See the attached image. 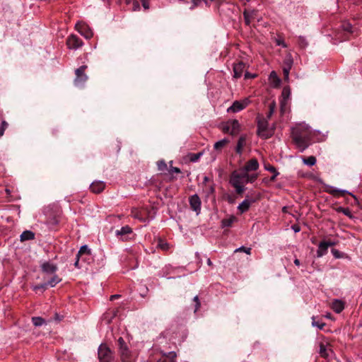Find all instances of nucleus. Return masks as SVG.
Returning <instances> with one entry per match:
<instances>
[{
	"mask_svg": "<svg viewBox=\"0 0 362 362\" xmlns=\"http://www.w3.org/2000/svg\"><path fill=\"white\" fill-rule=\"evenodd\" d=\"M83 254H88V255L90 254V250L88 248V247L86 245L81 247V248L79 249V250L77 253V257H80Z\"/></svg>",
	"mask_w": 362,
	"mask_h": 362,
	"instance_id": "obj_37",
	"label": "nucleus"
},
{
	"mask_svg": "<svg viewBox=\"0 0 362 362\" xmlns=\"http://www.w3.org/2000/svg\"><path fill=\"white\" fill-rule=\"evenodd\" d=\"M245 64L242 62H240L234 65L233 72L235 78H240L242 76L245 69Z\"/></svg>",
	"mask_w": 362,
	"mask_h": 362,
	"instance_id": "obj_19",
	"label": "nucleus"
},
{
	"mask_svg": "<svg viewBox=\"0 0 362 362\" xmlns=\"http://www.w3.org/2000/svg\"><path fill=\"white\" fill-rule=\"evenodd\" d=\"M247 172L241 169L239 172L233 171L230 177L229 182L235 189V192L240 194L245 188Z\"/></svg>",
	"mask_w": 362,
	"mask_h": 362,
	"instance_id": "obj_2",
	"label": "nucleus"
},
{
	"mask_svg": "<svg viewBox=\"0 0 362 362\" xmlns=\"http://www.w3.org/2000/svg\"><path fill=\"white\" fill-rule=\"evenodd\" d=\"M52 275V278L46 283L47 286L54 287L62 280L56 274H53Z\"/></svg>",
	"mask_w": 362,
	"mask_h": 362,
	"instance_id": "obj_29",
	"label": "nucleus"
},
{
	"mask_svg": "<svg viewBox=\"0 0 362 362\" xmlns=\"http://www.w3.org/2000/svg\"><path fill=\"white\" fill-rule=\"evenodd\" d=\"M209 178L207 176H204V177L203 182H202L203 187L205 186V185H207L206 182H209Z\"/></svg>",
	"mask_w": 362,
	"mask_h": 362,
	"instance_id": "obj_57",
	"label": "nucleus"
},
{
	"mask_svg": "<svg viewBox=\"0 0 362 362\" xmlns=\"http://www.w3.org/2000/svg\"><path fill=\"white\" fill-rule=\"evenodd\" d=\"M257 177H258V174H257V173L249 174L248 173H247L246 184L254 182L257 180Z\"/></svg>",
	"mask_w": 362,
	"mask_h": 362,
	"instance_id": "obj_36",
	"label": "nucleus"
},
{
	"mask_svg": "<svg viewBox=\"0 0 362 362\" xmlns=\"http://www.w3.org/2000/svg\"><path fill=\"white\" fill-rule=\"evenodd\" d=\"M308 43L306 39L302 36L298 38V45L300 48L305 49L308 46Z\"/></svg>",
	"mask_w": 362,
	"mask_h": 362,
	"instance_id": "obj_41",
	"label": "nucleus"
},
{
	"mask_svg": "<svg viewBox=\"0 0 362 362\" xmlns=\"http://www.w3.org/2000/svg\"><path fill=\"white\" fill-rule=\"evenodd\" d=\"M235 221L236 218L234 216H230V217L222 220L221 226L222 228L230 227Z\"/></svg>",
	"mask_w": 362,
	"mask_h": 362,
	"instance_id": "obj_28",
	"label": "nucleus"
},
{
	"mask_svg": "<svg viewBox=\"0 0 362 362\" xmlns=\"http://www.w3.org/2000/svg\"><path fill=\"white\" fill-rule=\"evenodd\" d=\"M341 27L344 30L348 32L349 33H352L354 32L352 25L349 23H344Z\"/></svg>",
	"mask_w": 362,
	"mask_h": 362,
	"instance_id": "obj_42",
	"label": "nucleus"
},
{
	"mask_svg": "<svg viewBox=\"0 0 362 362\" xmlns=\"http://www.w3.org/2000/svg\"><path fill=\"white\" fill-rule=\"evenodd\" d=\"M259 165L257 160L253 158L248 160L242 169L245 172L249 173L250 171L257 170L259 168Z\"/></svg>",
	"mask_w": 362,
	"mask_h": 362,
	"instance_id": "obj_16",
	"label": "nucleus"
},
{
	"mask_svg": "<svg viewBox=\"0 0 362 362\" xmlns=\"http://www.w3.org/2000/svg\"><path fill=\"white\" fill-rule=\"evenodd\" d=\"M264 168L267 171H272L273 175L270 177V181H274L276 180V177L279 175V173L276 170V169L273 165L268 164V163H264Z\"/></svg>",
	"mask_w": 362,
	"mask_h": 362,
	"instance_id": "obj_24",
	"label": "nucleus"
},
{
	"mask_svg": "<svg viewBox=\"0 0 362 362\" xmlns=\"http://www.w3.org/2000/svg\"><path fill=\"white\" fill-rule=\"evenodd\" d=\"M87 68L86 66L83 65L78 69H76L75 74L76 78L74 79V85L77 87H82L88 80V76L85 74V69Z\"/></svg>",
	"mask_w": 362,
	"mask_h": 362,
	"instance_id": "obj_6",
	"label": "nucleus"
},
{
	"mask_svg": "<svg viewBox=\"0 0 362 362\" xmlns=\"http://www.w3.org/2000/svg\"><path fill=\"white\" fill-rule=\"evenodd\" d=\"M119 346V351L121 357L122 362H134L132 358L127 346L125 344L122 337H119L117 340Z\"/></svg>",
	"mask_w": 362,
	"mask_h": 362,
	"instance_id": "obj_4",
	"label": "nucleus"
},
{
	"mask_svg": "<svg viewBox=\"0 0 362 362\" xmlns=\"http://www.w3.org/2000/svg\"><path fill=\"white\" fill-rule=\"evenodd\" d=\"M274 134V129L268 126V120L264 117H257V135L267 139L270 138Z\"/></svg>",
	"mask_w": 362,
	"mask_h": 362,
	"instance_id": "obj_3",
	"label": "nucleus"
},
{
	"mask_svg": "<svg viewBox=\"0 0 362 362\" xmlns=\"http://www.w3.org/2000/svg\"><path fill=\"white\" fill-rule=\"evenodd\" d=\"M257 16V11L255 9H245L243 11V16L245 23L247 25H250L252 21L255 19Z\"/></svg>",
	"mask_w": 362,
	"mask_h": 362,
	"instance_id": "obj_15",
	"label": "nucleus"
},
{
	"mask_svg": "<svg viewBox=\"0 0 362 362\" xmlns=\"http://www.w3.org/2000/svg\"><path fill=\"white\" fill-rule=\"evenodd\" d=\"M7 127H8L7 122H6L5 121H3L1 122V125L0 127V137H1L4 135V131Z\"/></svg>",
	"mask_w": 362,
	"mask_h": 362,
	"instance_id": "obj_47",
	"label": "nucleus"
},
{
	"mask_svg": "<svg viewBox=\"0 0 362 362\" xmlns=\"http://www.w3.org/2000/svg\"><path fill=\"white\" fill-rule=\"evenodd\" d=\"M332 253L333 254V255L336 257V258H339L341 256L339 255V250H335V249H332Z\"/></svg>",
	"mask_w": 362,
	"mask_h": 362,
	"instance_id": "obj_53",
	"label": "nucleus"
},
{
	"mask_svg": "<svg viewBox=\"0 0 362 362\" xmlns=\"http://www.w3.org/2000/svg\"><path fill=\"white\" fill-rule=\"evenodd\" d=\"M40 268L43 273L51 275L55 274L58 270L57 265L50 261L42 262L40 264Z\"/></svg>",
	"mask_w": 362,
	"mask_h": 362,
	"instance_id": "obj_11",
	"label": "nucleus"
},
{
	"mask_svg": "<svg viewBox=\"0 0 362 362\" xmlns=\"http://www.w3.org/2000/svg\"><path fill=\"white\" fill-rule=\"evenodd\" d=\"M274 109H275V103H271L269 105V112L267 115V120L269 119H270V117H272V115H273L274 112Z\"/></svg>",
	"mask_w": 362,
	"mask_h": 362,
	"instance_id": "obj_43",
	"label": "nucleus"
},
{
	"mask_svg": "<svg viewBox=\"0 0 362 362\" xmlns=\"http://www.w3.org/2000/svg\"><path fill=\"white\" fill-rule=\"evenodd\" d=\"M202 1H204L206 5L209 4L208 0H192V6L189 7L190 10L194 9L197 6H198Z\"/></svg>",
	"mask_w": 362,
	"mask_h": 362,
	"instance_id": "obj_39",
	"label": "nucleus"
},
{
	"mask_svg": "<svg viewBox=\"0 0 362 362\" xmlns=\"http://www.w3.org/2000/svg\"><path fill=\"white\" fill-rule=\"evenodd\" d=\"M98 354L100 362H112V353L106 345H100L98 350Z\"/></svg>",
	"mask_w": 362,
	"mask_h": 362,
	"instance_id": "obj_5",
	"label": "nucleus"
},
{
	"mask_svg": "<svg viewBox=\"0 0 362 362\" xmlns=\"http://www.w3.org/2000/svg\"><path fill=\"white\" fill-rule=\"evenodd\" d=\"M189 203L191 209L196 212L197 215L201 213L202 202L199 197L195 194L189 197Z\"/></svg>",
	"mask_w": 362,
	"mask_h": 362,
	"instance_id": "obj_9",
	"label": "nucleus"
},
{
	"mask_svg": "<svg viewBox=\"0 0 362 362\" xmlns=\"http://www.w3.org/2000/svg\"><path fill=\"white\" fill-rule=\"evenodd\" d=\"M167 358H160L157 362H175L174 358L176 357V354L174 351H170L168 354H164Z\"/></svg>",
	"mask_w": 362,
	"mask_h": 362,
	"instance_id": "obj_27",
	"label": "nucleus"
},
{
	"mask_svg": "<svg viewBox=\"0 0 362 362\" xmlns=\"http://www.w3.org/2000/svg\"><path fill=\"white\" fill-rule=\"evenodd\" d=\"M255 202L253 199H245L238 206V210L240 214L245 213L250 209L251 204Z\"/></svg>",
	"mask_w": 362,
	"mask_h": 362,
	"instance_id": "obj_18",
	"label": "nucleus"
},
{
	"mask_svg": "<svg viewBox=\"0 0 362 362\" xmlns=\"http://www.w3.org/2000/svg\"><path fill=\"white\" fill-rule=\"evenodd\" d=\"M291 69H289V68H286V67H284L283 66V72H284V77L286 79H288V76H289V72H290V70Z\"/></svg>",
	"mask_w": 362,
	"mask_h": 362,
	"instance_id": "obj_52",
	"label": "nucleus"
},
{
	"mask_svg": "<svg viewBox=\"0 0 362 362\" xmlns=\"http://www.w3.org/2000/svg\"><path fill=\"white\" fill-rule=\"evenodd\" d=\"M292 230L295 232V233H298L300 230V228L299 226L298 225H293L292 226Z\"/></svg>",
	"mask_w": 362,
	"mask_h": 362,
	"instance_id": "obj_55",
	"label": "nucleus"
},
{
	"mask_svg": "<svg viewBox=\"0 0 362 362\" xmlns=\"http://www.w3.org/2000/svg\"><path fill=\"white\" fill-rule=\"evenodd\" d=\"M294 264H295L296 266L299 267V266H300V264L299 259H296L294 260Z\"/></svg>",
	"mask_w": 362,
	"mask_h": 362,
	"instance_id": "obj_60",
	"label": "nucleus"
},
{
	"mask_svg": "<svg viewBox=\"0 0 362 362\" xmlns=\"http://www.w3.org/2000/svg\"><path fill=\"white\" fill-rule=\"evenodd\" d=\"M328 247L325 244V241L320 242L318 245V249L317 250V257H321L325 255L327 253Z\"/></svg>",
	"mask_w": 362,
	"mask_h": 362,
	"instance_id": "obj_22",
	"label": "nucleus"
},
{
	"mask_svg": "<svg viewBox=\"0 0 362 362\" xmlns=\"http://www.w3.org/2000/svg\"><path fill=\"white\" fill-rule=\"evenodd\" d=\"M290 95H291L290 88L288 87H284L282 90V94H281L282 99L281 100V102H280L281 112L285 111L286 106L288 105V102Z\"/></svg>",
	"mask_w": 362,
	"mask_h": 362,
	"instance_id": "obj_14",
	"label": "nucleus"
},
{
	"mask_svg": "<svg viewBox=\"0 0 362 362\" xmlns=\"http://www.w3.org/2000/svg\"><path fill=\"white\" fill-rule=\"evenodd\" d=\"M246 143V136H241L237 143V146L235 148V151L238 154H242L243 147L245 146Z\"/></svg>",
	"mask_w": 362,
	"mask_h": 362,
	"instance_id": "obj_23",
	"label": "nucleus"
},
{
	"mask_svg": "<svg viewBox=\"0 0 362 362\" xmlns=\"http://www.w3.org/2000/svg\"><path fill=\"white\" fill-rule=\"evenodd\" d=\"M240 129V124L238 120L233 119L228 121L223 127V131L232 135L238 134Z\"/></svg>",
	"mask_w": 362,
	"mask_h": 362,
	"instance_id": "obj_10",
	"label": "nucleus"
},
{
	"mask_svg": "<svg viewBox=\"0 0 362 362\" xmlns=\"http://www.w3.org/2000/svg\"><path fill=\"white\" fill-rule=\"evenodd\" d=\"M193 300L196 303L194 309V313H196L198 310L199 308L200 307V303L199 301V298L197 296H194Z\"/></svg>",
	"mask_w": 362,
	"mask_h": 362,
	"instance_id": "obj_51",
	"label": "nucleus"
},
{
	"mask_svg": "<svg viewBox=\"0 0 362 362\" xmlns=\"http://www.w3.org/2000/svg\"><path fill=\"white\" fill-rule=\"evenodd\" d=\"M329 350L327 349V345L324 343L320 344V354L322 357L327 358L329 356Z\"/></svg>",
	"mask_w": 362,
	"mask_h": 362,
	"instance_id": "obj_32",
	"label": "nucleus"
},
{
	"mask_svg": "<svg viewBox=\"0 0 362 362\" xmlns=\"http://www.w3.org/2000/svg\"><path fill=\"white\" fill-rule=\"evenodd\" d=\"M270 76H271V77H272V76H274V77H276V73H275L274 71H272V72L270 74Z\"/></svg>",
	"mask_w": 362,
	"mask_h": 362,
	"instance_id": "obj_64",
	"label": "nucleus"
},
{
	"mask_svg": "<svg viewBox=\"0 0 362 362\" xmlns=\"http://www.w3.org/2000/svg\"><path fill=\"white\" fill-rule=\"evenodd\" d=\"M206 262L209 266L212 265V262L211 261V259L209 258L207 259Z\"/></svg>",
	"mask_w": 362,
	"mask_h": 362,
	"instance_id": "obj_63",
	"label": "nucleus"
},
{
	"mask_svg": "<svg viewBox=\"0 0 362 362\" xmlns=\"http://www.w3.org/2000/svg\"><path fill=\"white\" fill-rule=\"evenodd\" d=\"M312 325L313 327H316L320 329H322L325 325V324L321 321H316L315 317H312Z\"/></svg>",
	"mask_w": 362,
	"mask_h": 362,
	"instance_id": "obj_38",
	"label": "nucleus"
},
{
	"mask_svg": "<svg viewBox=\"0 0 362 362\" xmlns=\"http://www.w3.org/2000/svg\"><path fill=\"white\" fill-rule=\"evenodd\" d=\"M76 28L78 30V32L86 39H90L93 35L92 30L85 23H76Z\"/></svg>",
	"mask_w": 362,
	"mask_h": 362,
	"instance_id": "obj_8",
	"label": "nucleus"
},
{
	"mask_svg": "<svg viewBox=\"0 0 362 362\" xmlns=\"http://www.w3.org/2000/svg\"><path fill=\"white\" fill-rule=\"evenodd\" d=\"M330 193L332 194H336L337 193H341V194H348L351 195L355 199H356V197L351 192H349L347 190L345 189H339L335 187H332V190L330 191Z\"/></svg>",
	"mask_w": 362,
	"mask_h": 362,
	"instance_id": "obj_34",
	"label": "nucleus"
},
{
	"mask_svg": "<svg viewBox=\"0 0 362 362\" xmlns=\"http://www.w3.org/2000/svg\"><path fill=\"white\" fill-rule=\"evenodd\" d=\"M276 45L282 46L283 47H286L287 45L285 43L282 38H277L275 40Z\"/></svg>",
	"mask_w": 362,
	"mask_h": 362,
	"instance_id": "obj_50",
	"label": "nucleus"
},
{
	"mask_svg": "<svg viewBox=\"0 0 362 362\" xmlns=\"http://www.w3.org/2000/svg\"><path fill=\"white\" fill-rule=\"evenodd\" d=\"M311 133L310 127L305 123L292 129L291 135L293 141L300 152H303L309 146Z\"/></svg>",
	"mask_w": 362,
	"mask_h": 362,
	"instance_id": "obj_1",
	"label": "nucleus"
},
{
	"mask_svg": "<svg viewBox=\"0 0 362 362\" xmlns=\"http://www.w3.org/2000/svg\"><path fill=\"white\" fill-rule=\"evenodd\" d=\"M66 45L69 49H77L82 47L83 43L78 36L71 35L68 37Z\"/></svg>",
	"mask_w": 362,
	"mask_h": 362,
	"instance_id": "obj_12",
	"label": "nucleus"
},
{
	"mask_svg": "<svg viewBox=\"0 0 362 362\" xmlns=\"http://www.w3.org/2000/svg\"><path fill=\"white\" fill-rule=\"evenodd\" d=\"M235 252H244L247 255H250L251 253V248L250 247H245L244 246H241L238 248H237Z\"/></svg>",
	"mask_w": 362,
	"mask_h": 362,
	"instance_id": "obj_45",
	"label": "nucleus"
},
{
	"mask_svg": "<svg viewBox=\"0 0 362 362\" xmlns=\"http://www.w3.org/2000/svg\"><path fill=\"white\" fill-rule=\"evenodd\" d=\"M158 247L163 250H167L169 248V245L165 242L160 240L158 243Z\"/></svg>",
	"mask_w": 362,
	"mask_h": 362,
	"instance_id": "obj_48",
	"label": "nucleus"
},
{
	"mask_svg": "<svg viewBox=\"0 0 362 362\" xmlns=\"http://www.w3.org/2000/svg\"><path fill=\"white\" fill-rule=\"evenodd\" d=\"M140 1L141 2L144 10H148L149 8L148 0H140ZM126 2L127 4L132 6V10L133 11H138L140 10L139 0H126Z\"/></svg>",
	"mask_w": 362,
	"mask_h": 362,
	"instance_id": "obj_13",
	"label": "nucleus"
},
{
	"mask_svg": "<svg viewBox=\"0 0 362 362\" xmlns=\"http://www.w3.org/2000/svg\"><path fill=\"white\" fill-rule=\"evenodd\" d=\"M228 142H229V140L224 138L221 140L216 141L214 144V147L216 150H219V149L223 148Z\"/></svg>",
	"mask_w": 362,
	"mask_h": 362,
	"instance_id": "obj_33",
	"label": "nucleus"
},
{
	"mask_svg": "<svg viewBox=\"0 0 362 362\" xmlns=\"http://www.w3.org/2000/svg\"><path fill=\"white\" fill-rule=\"evenodd\" d=\"M215 192V187L214 185H205L203 187L202 192L204 194L206 198H209V197L213 194Z\"/></svg>",
	"mask_w": 362,
	"mask_h": 362,
	"instance_id": "obj_26",
	"label": "nucleus"
},
{
	"mask_svg": "<svg viewBox=\"0 0 362 362\" xmlns=\"http://www.w3.org/2000/svg\"><path fill=\"white\" fill-rule=\"evenodd\" d=\"M170 170V172L175 173H181L180 169L177 167H171Z\"/></svg>",
	"mask_w": 362,
	"mask_h": 362,
	"instance_id": "obj_54",
	"label": "nucleus"
},
{
	"mask_svg": "<svg viewBox=\"0 0 362 362\" xmlns=\"http://www.w3.org/2000/svg\"><path fill=\"white\" fill-rule=\"evenodd\" d=\"M158 168L160 171H163L167 168V165L164 160H159L157 163Z\"/></svg>",
	"mask_w": 362,
	"mask_h": 362,
	"instance_id": "obj_46",
	"label": "nucleus"
},
{
	"mask_svg": "<svg viewBox=\"0 0 362 362\" xmlns=\"http://www.w3.org/2000/svg\"><path fill=\"white\" fill-rule=\"evenodd\" d=\"M254 76H253V75H250V74H249L248 73H246V74H245V78H248L254 77Z\"/></svg>",
	"mask_w": 362,
	"mask_h": 362,
	"instance_id": "obj_61",
	"label": "nucleus"
},
{
	"mask_svg": "<svg viewBox=\"0 0 362 362\" xmlns=\"http://www.w3.org/2000/svg\"><path fill=\"white\" fill-rule=\"evenodd\" d=\"M78 263H79V257H77L76 256V261L74 262V266L76 267V268H79V265H78Z\"/></svg>",
	"mask_w": 362,
	"mask_h": 362,
	"instance_id": "obj_58",
	"label": "nucleus"
},
{
	"mask_svg": "<svg viewBox=\"0 0 362 362\" xmlns=\"http://www.w3.org/2000/svg\"><path fill=\"white\" fill-rule=\"evenodd\" d=\"M132 233V228L128 226H125L122 227L119 230H116L115 235L118 238L120 237V238L122 240H124V238H123L124 235L130 234Z\"/></svg>",
	"mask_w": 362,
	"mask_h": 362,
	"instance_id": "obj_20",
	"label": "nucleus"
},
{
	"mask_svg": "<svg viewBox=\"0 0 362 362\" xmlns=\"http://www.w3.org/2000/svg\"><path fill=\"white\" fill-rule=\"evenodd\" d=\"M202 155H203V153H202V152H199L197 153H193L190 156V160L192 162H197Z\"/></svg>",
	"mask_w": 362,
	"mask_h": 362,
	"instance_id": "obj_44",
	"label": "nucleus"
},
{
	"mask_svg": "<svg viewBox=\"0 0 362 362\" xmlns=\"http://www.w3.org/2000/svg\"><path fill=\"white\" fill-rule=\"evenodd\" d=\"M303 163L308 166H313L316 163V158L315 156H309L308 158H302Z\"/></svg>",
	"mask_w": 362,
	"mask_h": 362,
	"instance_id": "obj_31",
	"label": "nucleus"
},
{
	"mask_svg": "<svg viewBox=\"0 0 362 362\" xmlns=\"http://www.w3.org/2000/svg\"><path fill=\"white\" fill-rule=\"evenodd\" d=\"M325 244H326L327 247H329L330 246L335 245L336 243L334 241H325Z\"/></svg>",
	"mask_w": 362,
	"mask_h": 362,
	"instance_id": "obj_56",
	"label": "nucleus"
},
{
	"mask_svg": "<svg viewBox=\"0 0 362 362\" xmlns=\"http://www.w3.org/2000/svg\"><path fill=\"white\" fill-rule=\"evenodd\" d=\"M180 4H187L185 0H176Z\"/></svg>",
	"mask_w": 362,
	"mask_h": 362,
	"instance_id": "obj_62",
	"label": "nucleus"
},
{
	"mask_svg": "<svg viewBox=\"0 0 362 362\" xmlns=\"http://www.w3.org/2000/svg\"><path fill=\"white\" fill-rule=\"evenodd\" d=\"M35 238V233L31 230H25L20 235L21 241L30 240Z\"/></svg>",
	"mask_w": 362,
	"mask_h": 362,
	"instance_id": "obj_25",
	"label": "nucleus"
},
{
	"mask_svg": "<svg viewBox=\"0 0 362 362\" xmlns=\"http://www.w3.org/2000/svg\"><path fill=\"white\" fill-rule=\"evenodd\" d=\"M119 297H120V295H118V294L112 295L110 296V300H113L115 299L119 298Z\"/></svg>",
	"mask_w": 362,
	"mask_h": 362,
	"instance_id": "obj_59",
	"label": "nucleus"
},
{
	"mask_svg": "<svg viewBox=\"0 0 362 362\" xmlns=\"http://www.w3.org/2000/svg\"><path fill=\"white\" fill-rule=\"evenodd\" d=\"M337 211L338 212H341L343 213L345 216L351 218L352 216H351V211L349 210V208H344V207H341V206H339L337 209Z\"/></svg>",
	"mask_w": 362,
	"mask_h": 362,
	"instance_id": "obj_40",
	"label": "nucleus"
},
{
	"mask_svg": "<svg viewBox=\"0 0 362 362\" xmlns=\"http://www.w3.org/2000/svg\"><path fill=\"white\" fill-rule=\"evenodd\" d=\"M32 322L35 327H40L45 323V321L41 317H33Z\"/></svg>",
	"mask_w": 362,
	"mask_h": 362,
	"instance_id": "obj_35",
	"label": "nucleus"
},
{
	"mask_svg": "<svg viewBox=\"0 0 362 362\" xmlns=\"http://www.w3.org/2000/svg\"><path fill=\"white\" fill-rule=\"evenodd\" d=\"M293 64V59L291 54L286 55L284 59L283 66L286 68L291 69Z\"/></svg>",
	"mask_w": 362,
	"mask_h": 362,
	"instance_id": "obj_30",
	"label": "nucleus"
},
{
	"mask_svg": "<svg viewBox=\"0 0 362 362\" xmlns=\"http://www.w3.org/2000/svg\"><path fill=\"white\" fill-rule=\"evenodd\" d=\"M332 308L337 313H339L344 310V304L341 300L334 299L332 303Z\"/></svg>",
	"mask_w": 362,
	"mask_h": 362,
	"instance_id": "obj_21",
	"label": "nucleus"
},
{
	"mask_svg": "<svg viewBox=\"0 0 362 362\" xmlns=\"http://www.w3.org/2000/svg\"><path fill=\"white\" fill-rule=\"evenodd\" d=\"M105 187V183L101 180L94 181L91 183L90 188V190L94 193L101 192Z\"/></svg>",
	"mask_w": 362,
	"mask_h": 362,
	"instance_id": "obj_17",
	"label": "nucleus"
},
{
	"mask_svg": "<svg viewBox=\"0 0 362 362\" xmlns=\"http://www.w3.org/2000/svg\"><path fill=\"white\" fill-rule=\"evenodd\" d=\"M250 100L246 98L241 100H235L233 103L232 105L227 109L228 112H238L249 105Z\"/></svg>",
	"mask_w": 362,
	"mask_h": 362,
	"instance_id": "obj_7",
	"label": "nucleus"
},
{
	"mask_svg": "<svg viewBox=\"0 0 362 362\" xmlns=\"http://www.w3.org/2000/svg\"><path fill=\"white\" fill-rule=\"evenodd\" d=\"M47 288V284L46 283L42 284L40 285L35 286L33 287L34 291H37L39 289H41L42 291H45Z\"/></svg>",
	"mask_w": 362,
	"mask_h": 362,
	"instance_id": "obj_49",
	"label": "nucleus"
}]
</instances>
